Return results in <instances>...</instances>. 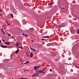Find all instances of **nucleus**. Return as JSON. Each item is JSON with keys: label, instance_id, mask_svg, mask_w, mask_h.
Masks as SVG:
<instances>
[{"label": "nucleus", "instance_id": "f257e3e1", "mask_svg": "<svg viewBox=\"0 0 79 79\" xmlns=\"http://www.w3.org/2000/svg\"><path fill=\"white\" fill-rule=\"evenodd\" d=\"M38 73H43L44 74H45V73L44 71H43V70H38Z\"/></svg>", "mask_w": 79, "mask_h": 79}, {"label": "nucleus", "instance_id": "f03ea898", "mask_svg": "<svg viewBox=\"0 0 79 79\" xmlns=\"http://www.w3.org/2000/svg\"><path fill=\"white\" fill-rule=\"evenodd\" d=\"M34 69H35V70H37V69H39V67H38V66H35Z\"/></svg>", "mask_w": 79, "mask_h": 79}, {"label": "nucleus", "instance_id": "7ed1b4c3", "mask_svg": "<svg viewBox=\"0 0 79 79\" xmlns=\"http://www.w3.org/2000/svg\"><path fill=\"white\" fill-rule=\"evenodd\" d=\"M2 48H7L8 47V46H4V45H2L1 46Z\"/></svg>", "mask_w": 79, "mask_h": 79}, {"label": "nucleus", "instance_id": "20e7f679", "mask_svg": "<svg viewBox=\"0 0 79 79\" xmlns=\"http://www.w3.org/2000/svg\"><path fill=\"white\" fill-rule=\"evenodd\" d=\"M34 56V54L32 52L31 53V54L30 55V56L31 58H32V56Z\"/></svg>", "mask_w": 79, "mask_h": 79}, {"label": "nucleus", "instance_id": "39448f33", "mask_svg": "<svg viewBox=\"0 0 79 79\" xmlns=\"http://www.w3.org/2000/svg\"><path fill=\"white\" fill-rule=\"evenodd\" d=\"M31 49L32 50V51H36V50H35V49L34 48H31Z\"/></svg>", "mask_w": 79, "mask_h": 79}, {"label": "nucleus", "instance_id": "423d86ee", "mask_svg": "<svg viewBox=\"0 0 79 79\" xmlns=\"http://www.w3.org/2000/svg\"><path fill=\"white\" fill-rule=\"evenodd\" d=\"M30 31L31 32H33V31H34V30L33 29L31 28L30 29Z\"/></svg>", "mask_w": 79, "mask_h": 79}, {"label": "nucleus", "instance_id": "0eeeda50", "mask_svg": "<svg viewBox=\"0 0 79 79\" xmlns=\"http://www.w3.org/2000/svg\"><path fill=\"white\" fill-rule=\"evenodd\" d=\"M5 43L6 45H10V42H5Z\"/></svg>", "mask_w": 79, "mask_h": 79}, {"label": "nucleus", "instance_id": "6e6552de", "mask_svg": "<svg viewBox=\"0 0 79 79\" xmlns=\"http://www.w3.org/2000/svg\"><path fill=\"white\" fill-rule=\"evenodd\" d=\"M22 35H24V37H27V35H26L24 34V33H23L22 34Z\"/></svg>", "mask_w": 79, "mask_h": 79}, {"label": "nucleus", "instance_id": "1a4fd4ad", "mask_svg": "<svg viewBox=\"0 0 79 79\" xmlns=\"http://www.w3.org/2000/svg\"><path fill=\"white\" fill-rule=\"evenodd\" d=\"M18 51H19V50L17 49V50L15 51V53L16 54H17V53H18Z\"/></svg>", "mask_w": 79, "mask_h": 79}, {"label": "nucleus", "instance_id": "9d476101", "mask_svg": "<svg viewBox=\"0 0 79 79\" xmlns=\"http://www.w3.org/2000/svg\"><path fill=\"white\" fill-rule=\"evenodd\" d=\"M43 38H49V36H43Z\"/></svg>", "mask_w": 79, "mask_h": 79}, {"label": "nucleus", "instance_id": "9b49d317", "mask_svg": "<svg viewBox=\"0 0 79 79\" xmlns=\"http://www.w3.org/2000/svg\"><path fill=\"white\" fill-rule=\"evenodd\" d=\"M40 7L41 9H43V8H44V6H40Z\"/></svg>", "mask_w": 79, "mask_h": 79}, {"label": "nucleus", "instance_id": "f8f14e48", "mask_svg": "<svg viewBox=\"0 0 79 79\" xmlns=\"http://www.w3.org/2000/svg\"><path fill=\"white\" fill-rule=\"evenodd\" d=\"M10 15L11 16L12 18H14L13 15L12 14H10Z\"/></svg>", "mask_w": 79, "mask_h": 79}, {"label": "nucleus", "instance_id": "ddd939ff", "mask_svg": "<svg viewBox=\"0 0 79 79\" xmlns=\"http://www.w3.org/2000/svg\"><path fill=\"white\" fill-rule=\"evenodd\" d=\"M29 63V61H28L26 63H24V64H27V63Z\"/></svg>", "mask_w": 79, "mask_h": 79}, {"label": "nucleus", "instance_id": "4468645a", "mask_svg": "<svg viewBox=\"0 0 79 79\" xmlns=\"http://www.w3.org/2000/svg\"><path fill=\"white\" fill-rule=\"evenodd\" d=\"M77 33L78 34H79V29L77 31Z\"/></svg>", "mask_w": 79, "mask_h": 79}, {"label": "nucleus", "instance_id": "2eb2a0df", "mask_svg": "<svg viewBox=\"0 0 79 79\" xmlns=\"http://www.w3.org/2000/svg\"><path fill=\"white\" fill-rule=\"evenodd\" d=\"M7 34H8V35L9 36H11V34H9L8 33H7Z\"/></svg>", "mask_w": 79, "mask_h": 79}, {"label": "nucleus", "instance_id": "dca6fc26", "mask_svg": "<svg viewBox=\"0 0 79 79\" xmlns=\"http://www.w3.org/2000/svg\"><path fill=\"white\" fill-rule=\"evenodd\" d=\"M38 68H40V67H42V66H40V65H39V66H38Z\"/></svg>", "mask_w": 79, "mask_h": 79}, {"label": "nucleus", "instance_id": "f3484780", "mask_svg": "<svg viewBox=\"0 0 79 79\" xmlns=\"http://www.w3.org/2000/svg\"><path fill=\"white\" fill-rule=\"evenodd\" d=\"M15 45H16V46H18V45H19V44H17V43Z\"/></svg>", "mask_w": 79, "mask_h": 79}, {"label": "nucleus", "instance_id": "a211bd4d", "mask_svg": "<svg viewBox=\"0 0 79 79\" xmlns=\"http://www.w3.org/2000/svg\"><path fill=\"white\" fill-rule=\"evenodd\" d=\"M45 68L43 69V71H45Z\"/></svg>", "mask_w": 79, "mask_h": 79}, {"label": "nucleus", "instance_id": "6ab92c4d", "mask_svg": "<svg viewBox=\"0 0 79 79\" xmlns=\"http://www.w3.org/2000/svg\"><path fill=\"white\" fill-rule=\"evenodd\" d=\"M31 5L32 6H34V4L33 3H31Z\"/></svg>", "mask_w": 79, "mask_h": 79}, {"label": "nucleus", "instance_id": "aec40b11", "mask_svg": "<svg viewBox=\"0 0 79 79\" xmlns=\"http://www.w3.org/2000/svg\"><path fill=\"white\" fill-rule=\"evenodd\" d=\"M51 4H53L52 3H50L48 4V5H51Z\"/></svg>", "mask_w": 79, "mask_h": 79}, {"label": "nucleus", "instance_id": "412c9836", "mask_svg": "<svg viewBox=\"0 0 79 79\" xmlns=\"http://www.w3.org/2000/svg\"><path fill=\"white\" fill-rule=\"evenodd\" d=\"M25 72H26V71H29V70H24Z\"/></svg>", "mask_w": 79, "mask_h": 79}, {"label": "nucleus", "instance_id": "4be33fe9", "mask_svg": "<svg viewBox=\"0 0 79 79\" xmlns=\"http://www.w3.org/2000/svg\"><path fill=\"white\" fill-rule=\"evenodd\" d=\"M35 76V75H33L32 76V77H34Z\"/></svg>", "mask_w": 79, "mask_h": 79}, {"label": "nucleus", "instance_id": "5701e85b", "mask_svg": "<svg viewBox=\"0 0 79 79\" xmlns=\"http://www.w3.org/2000/svg\"><path fill=\"white\" fill-rule=\"evenodd\" d=\"M6 22H7V25H10V24L8 23V22L6 21Z\"/></svg>", "mask_w": 79, "mask_h": 79}, {"label": "nucleus", "instance_id": "b1692460", "mask_svg": "<svg viewBox=\"0 0 79 79\" xmlns=\"http://www.w3.org/2000/svg\"><path fill=\"white\" fill-rule=\"evenodd\" d=\"M43 27H44V26H41V28H43Z\"/></svg>", "mask_w": 79, "mask_h": 79}, {"label": "nucleus", "instance_id": "393cba45", "mask_svg": "<svg viewBox=\"0 0 79 79\" xmlns=\"http://www.w3.org/2000/svg\"><path fill=\"white\" fill-rule=\"evenodd\" d=\"M19 48H22V49H23V48H22V47H20V46H19Z\"/></svg>", "mask_w": 79, "mask_h": 79}, {"label": "nucleus", "instance_id": "a878e982", "mask_svg": "<svg viewBox=\"0 0 79 79\" xmlns=\"http://www.w3.org/2000/svg\"><path fill=\"white\" fill-rule=\"evenodd\" d=\"M42 40H45V39H42Z\"/></svg>", "mask_w": 79, "mask_h": 79}, {"label": "nucleus", "instance_id": "bb28decb", "mask_svg": "<svg viewBox=\"0 0 79 79\" xmlns=\"http://www.w3.org/2000/svg\"><path fill=\"white\" fill-rule=\"evenodd\" d=\"M2 32H3V34H5V32H3V31H2Z\"/></svg>", "mask_w": 79, "mask_h": 79}, {"label": "nucleus", "instance_id": "cd10ccee", "mask_svg": "<svg viewBox=\"0 0 79 79\" xmlns=\"http://www.w3.org/2000/svg\"><path fill=\"white\" fill-rule=\"evenodd\" d=\"M2 32H3V34H5V32H3V31H2Z\"/></svg>", "mask_w": 79, "mask_h": 79}, {"label": "nucleus", "instance_id": "c85d7f7f", "mask_svg": "<svg viewBox=\"0 0 79 79\" xmlns=\"http://www.w3.org/2000/svg\"><path fill=\"white\" fill-rule=\"evenodd\" d=\"M50 71H51V72H52V69H50Z\"/></svg>", "mask_w": 79, "mask_h": 79}, {"label": "nucleus", "instance_id": "c756f323", "mask_svg": "<svg viewBox=\"0 0 79 79\" xmlns=\"http://www.w3.org/2000/svg\"><path fill=\"white\" fill-rule=\"evenodd\" d=\"M23 79H27V78H23Z\"/></svg>", "mask_w": 79, "mask_h": 79}, {"label": "nucleus", "instance_id": "7c9ffc66", "mask_svg": "<svg viewBox=\"0 0 79 79\" xmlns=\"http://www.w3.org/2000/svg\"><path fill=\"white\" fill-rule=\"evenodd\" d=\"M2 40V41H3V42H5V41L4 40Z\"/></svg>", "mask_w": 79, "mask_h": 79}, {"label": "nucleus", "instance_id": "2f4dec72", "mask_svg": "<svg viewBox=\"0 0 79 79\" xmlns=\"http://www.w3.org/2000/svg\"><path fill=\"white\" fill-rule=\"evenodd\" d=\"M1 30L2 31H3V29H1Z\"/></svg>", "mask_w": 79, "mask_h": 79}, {"label": "nucleus", "instance_id": "473e14b6", "mask_svg": "<svg viewBox=\"0 0 79 79\" xmlns=\"http://www.w3.org/2000/svg\"><path fill=\"white\" fill-rule=\"evenodd\" d=\"M11 37H12V39H13V36H11Z\"/></svg>", "mask_w": 79, "mask_h": 79}, {"label": "nucleus", "instance_id": "72a5a7b5", "mask_svg": "<svg viewBox=\"0 0 79 79\" xmlns=\"http://www.w3.org/2000/svg\"><path fill=\"white\" fill-rule=\"evenodd\" d=\"M31 42H34V41H33V40H32Z\"/></svg>", "mask_w": 79, "mask_h": 79}, {"label": "nucleus", "instance_id": "f704fd0d", "mask_svg": "<svg viewBox=\"0 0 79 79\" xmlns=\"http://www.w3.org/2000/svg\"><path fill=\"white\" fill-rule=\"evenodd\" d=\"M0 42H2V41H1V40H0Z\"/></svg>", "mask_w": 79, "mask_h": 79}, {"label": "nucleus", "instance_id": "c9c22d12", "mask_svg": "<svg viewBox=\"0 0 79 79\" xmlns=\"http://www.w3.org/2000/svg\"><path fill=\"white\" fill-rule=\"evenodd\" d=\"M0 16H2V14H0Z\"/></svg>", "mask_w": 79, "mask_h": 79}, {"label": "nucleus", "instance_id": "e433bc0d", "mask_svg": "<svg viewBox=\"0 0 79 79\" xmlns=\"http://www.w3.org/2000/svg\"><path fill=\"white\" fill-rule=\"evenodd\" d=\"M21 64H24V63H22Z\"/></svg>", "mask_w": 79, "mask_h": 79}, {"label": "nucleus", "instance_id": "4c0bfd02", "mask_svg": "<svg viewBox=\"0 0 79 79\" xmlns=\"http://www.w3.org/2000/svg\"><path fill=\"white\" fill-rule=\"evenodd\" d=\"M12 79H14V78H12Z\"/></svg>", "mask_w": 79, "mask_h": 79}, {"label": "nucleus", "instance_id": "58836bf2", "mask_svg": "<svg viewBox=\"0 0 79 79\" xmlns=\"http://www.w3.org/2000/svg\"><path fill=\"white\" fill-rule=\"evenodd\" d=\"M11 43H13V42H11Z\"/></svg>", "mask_w": 79, "mask_h": 79}, {"label": "nucleus", "instance_id": "ea45409f", "mask_svg": "<svg viewBox=\"0 0 79 79\" xmlns=\"http://www.w3.org/2000/svg\"><path fill=\"white\" fill-rule=\"evenodd\" d=\"M63 9H64V8H63Z\"/></svg>", "mask_w": 79, "mask_h": 79}, {"label": "nucleus", "instance_id": "a19ab883", "mask_svg": "<svg viewBox=\"0 0 79 79\" xmlns=\"http://www.w3.org/2000/svg\"><path fill=\"white\" fill-rule=\"evenodd\" d=\"M0 11H2V10H0Z\"/></svg>", "mask_w": 79, "mask_h": 79}]
</instances>
